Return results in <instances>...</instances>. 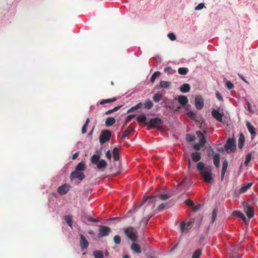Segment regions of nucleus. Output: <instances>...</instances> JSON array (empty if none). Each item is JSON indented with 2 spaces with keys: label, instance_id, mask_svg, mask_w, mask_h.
I'll use <instances>...</instances> for the list:
<instances>
[{
  "label": "nucleus",
  "instance_id": "obj_31",
  "mask_svg": "<svg viewBox=\"0 0 258 258\" xmlns=\"http://www.w3.org/2000/svg\"><path fill=\"white\" fill-rule=\"evenodd\" d=\"M116 100V98L115 97H113L112 98L103 99L99 102V104L101 105H104L106 103H109L111 102H114Z\"/></svg>",
  "mask_w": 258,
  "mask_h": 258
},
{
  "label": "nucleus",
  "instance_id": "obj_16",
  "mask_svg": "<svg viewBox=\"0 0 258 258\" xmlns=\"http://www.w3.org/2000/svg\"><path fill=\"white\" fill-rule=\"evenodd\" d=\"M196 135L200 138L199 143L201 146H204L206 143V140L205 136L201 131H197Z\"/></svg>",
  "mask_w": 258,
  "mask_h": 258
},
{
  "label": "nucleus",
  "instance_id": "obj_2",
  "mask_svg": "<svg viewBox=\"0 0 258 258\" xmlns=\"http://www.w3.org/2000/svg\"><path fill=\"white\" fill-rule=\"evenodd\" d=\"M127 237L133 242H136L137 240V232L132 227H128L124 230Z\"/></svg>",
  "mask_w": 258,
  "mask_h": 258
},
{
  "label": "nucleus",
  "instance_id": "obj_13",
  "mask_svg": "<svg viewBox=\"0 0 258 258\" xmlns=\"http://www.w3.org/2000/svg\"><path fill=\"white\" fill-rule=\"evenodd\" d=\"M70 189V186L64 184L57 188V192L60 195H63L67 194Z\"/></svg>",
  "mask_w": 258,
  "mask_h": 258
},
{
  "label": "nucleus",
  "instance_id": "obj_8",
  "mask_svg": "<svg viewBox=\"0 0 258 258\" xmlns=\"http://www.w3.org/2000/svg\"><path fill=\"white\" fill-rule=\"evenodd\" d=\"M85 177V174L80 171L74 170L71 172L70 175V178L71 180L75 179H78L80 180H83Z\"/></svg>",
  "mask_w": 258,
  "mask_h": 258
},
{
  "label": "nucleus",
  "instance_id": "obj_57",
  "mask_svg": "<svg viewBox=\"0 0 258 258\" xmlns=\"http://www.w3.org/2000/svg\"><path fill=\"white\" fill-rule=\"evenodd\" d=\"M204 7V4L203 3L199 4L195 8V10H200Z\"/></svg>",
  "mask_w": 258,
  "mask_h": 258
},
{
  "label": "nucleus",
  "instance_id": "obj_28",
  "mask_svg": "<svg viewBox=\"0 0 258 258\" xmlns=\"http://www.w3.org/2000/svg\"><path fill=\"white\" fill-rule=\"evenodd\" d=\"M171 85V82L168 81H161L159 83V86L162 88L169 89Z\"/></svg>",
  "mask_w": 258,
  "mask_h": 258
},
{
  "label": "nucleus",
  "instance_id": "obj_22",
  "mask_svg": "<svg viewBox=\"0 0 258 258\" xmlns=\"http://www.w3.org/2000/svg\"><path fill=\"white\" fill-rule=\"evenodd\" d=\"M245 142V138L242 134H241L239 137L238 140V145L239 149H242L243 147Z\"/></svg>",
  "mask_w": 258,
  "mask_h": 258
},
{
  "label": "nucleus",
  "instance_id": "obj_18",
  "mask_svg": "<svg viewBox=\"0 0 258 258\" xmlns=\"http://www.w3.org/2000/svg\"><path fill=\"white\" fill-rule=\"evenodd\" d=\"M228 161H227L226 159H225L223 162L222 168V170H221V177L222 180L224 178L225 172H226L227 167H228Z\"/></svg>",
  "mask_w": 258,
  "mask_h": 258
},
{
  "label": "nucleus",
  "instance_id": "obj_5",
  "mask_svg": "<svg viewBox=\"0 0 258 258\" xmlns=\"http://www.w3.org/2000/svg\"><path fill=\"white\" fill-rule=\"evenodd\" d=\"M225 149L228 151L230 150V152L234 153L236 151L235 140L234 139L228 138L225 145Z\"/></svg>",
  "mask_w": 258,
  "mask_h": 258
},
{
  "label": "nucleus",
  "instance_id": "obj_1",
  "mask_svg": "<svg viewBox=\"0 0 258 258\" xmlns=\"http://www.w3.org/2000/svg\"><path fill=\"white\" fill-rule=\"evenodd\" d=\"M163 123V120L159 117L151 118L149 121L146 122V125L152 128H160Z\"/></svg>",
  "mask_w": 258,
  "mask_h": 258
},
{
  "label": "nucleus",
  "instance_id": "obj_38",
  "mask_svg": "<svg viewBox=\"0 0 258 258\" xmlns=\"http://www.w3.org/2000/svg\"><path fill=\"white\" fill-rule=\"evenodd\" d=\"M169 207L170 206L168 203H162L158 206L157 209L159 211H162L164 209H168Z\"/></svg>",
  "mask_w": 258,
  "mask_h": 258
},
{
  "label": "nucleus",
  "instance_id": "obj_43",
  "mask_svg": "<svg viewBox=\"0 0 258 258\" xmlns=\"http://www.w3.org/2000/svg\"><path fill=\"white\" fill-rule=\"evenodd\" d=\"M251 153L250 152L247 153L245 157V159L244 161L245 166H247L251 159Z\"/></svg>",
  "mask_w": 258,
  "mask_h": 258
},
{
  "label": "nucleus",
  "instance_id": "obj_33",
  "mask_svg": "<svg viewBox=\"0 0 258 258\" xmlns=\"http://www.w3.org/2000/svg\"><path fill=\"white\" fill-rule=\"evenodd\" d=\"M153 106V102L150 100L147 99L144 103V108L146 109H150Z\"/></svg>",
  "mask_w": 258,
  "mask_h": 258
},
{
  "label": "nucleus",
  "instance_id": "obj_30",
  "mask_svg": "<svg viewBox=\"0 0 258 258\" xmlns=\"http://www.w3.org/2000/svg\"><path fill=\"white\" fill-rule=\"evenodd\" d=\"M246 214L249 218H252L254 215V210L251 207H248L246 209Z\"/></svg>",
  "mask_w": 258,
  "mask_h": 258
},
{
  "label": "nucleus",
  "instance_id": "obj_3",
  "mask_svg": "<svg viewBox=\"0 0 258 258\" xmlns=\"http://www.w3.org/2000/svg\"><path fill=\"white\" fill-rule=\"evenodd\" d=\"M111 136V133L109 130H103L99 137V142L101 145L109 141Z\"/></svg>",
  "mask_w": 258,
  "mask_h": 258
},
{
  "label": "nucleus",
  "instance_id": "obj_4",
  "mask_svg": "<svg viewBox=\"0 0 258 258\" xmlns=\"http://www.w3.org/2000/svg\"><path fill=\"white\" fill-rule=\"evenodd\" d=\"M156 197L159 198L162 200H166L169 199L170 197V196L168 194H158L155 196H153L147 198L148 204H153L152 208L154 207V205L155 203V198Z\"/></svg>",
  "mask_w": 258,
  "mask_h": 258
},
{
  "label": "nucleus",
  "instance_id": "obj_63",
  "mask_svg": "<svg viewBox=\"0 0 258 258\" xmlns=\"http://www.w3.org/2000/svg\"><path fill=\"white\" fill-rule=\"evenodd\" d=\"M106 157L107 159H108L109 160H110L111 158V152H110V150H108L107 151V152H106Z\"/></svg>",
  "mask_w": 258,
  "mask_h": 258
},
{
  "label": "nucleus",
  "instance_id": "obj_48",
  "mask_svg": "<svg viewBox=\"0 0 258 258\" xmlns=\"http://www.w3.org/2000/svg\"><path fill=\"white\" fill-rule=\"evenodd\" d=\"M218 213L217 209H214L212 212L211 223H214L216 219Z\"/></svg>",
  "mask_w": 258,
  "mask_h": 258
},
{
  "label": "nucleus",
  "instance_id": "obj_64",
  "mask_svg": "<svg viewBox=\"0 0 258 258\" xmlns=\"http://www.w3.org/2000/svg\"><path fill=\"white\" fill-rule=\"evenodd\" d=\"M87 126L85 125H83L82 128V134H85L87 132Z\"/></svg>",
  "mask_w": 258,
  "mask_h": 258
},
{
  "label": "nucleus",
  "instance_id": "obj_53",
  "mask_svg": "<svg viewBox=\"0 0 258 258\" xmlns=\"http://www.w3.org/2000/svg\"><path fill=\"white\" fill-rule=\"evenodd\" d=\"M234 213L235 215H237L238 217L241 218L244 221H245L246 220V217L244 216V215L243 214H242V213H241L240 212L235 211V212H234Z\"/></svg>",
  "mask_w": 258,
  "mask_h": 258
},
{
  "label": "nucleus",
  "instance_id": "obj_54",
  "mask_svg": "<svg viewBox=\"0 0 258 258\" xmlns=\"http://www.w3.org/2000/svg\"><path fill=\"white\" fill-rule=\"evenodd\" d=\"M168 37L172 41L175 40L176 39V36L174 33L170 32L167 35Z\"/></svg>",
  "mask_w": 258,
  "mask_h": 258
},
{
  "label": "nucleus",
  "instance_id": "obj_15",
  "mask_svg": "<svg viewBox=\"0 0 258 258\" xmlns=\"http://www.w3.org/2000/svg\"><path fill=\"white\" fill-rule=\"evenodd\" d=\"M191 158L192 161L194 162H198L202 158L201 153L200 152H193L191 153Z\"/></svg>",
  "mask_w": 258,
  "mask_h": 258
},
{
  "label": "nucleus",
  "instance_id": "obj_51",
  "mask_svg": "<svg viewBox=\"0 0 258 258\" xmlns=\"http://www.w3.org/2000/svg\"><path fill=\"white\" fill-rule=\"evenodd\" d=\"M225 86L228 90H231L234 88V85L230 81H227L225 83Z\"/></svg>",
  "mask_w": 258,
  "mask_h": 258
},
{
  "label": "nucleus",
  "instance_id": "obj_49",
  "mask_svg": "<svg viewBox=\"0 0 258 258\" xmlns=\"http://www.w3.org/2000/svg\"><path fill=\"white\" fill-rule=\"evenodd\" d=\"M113 242L116 245L120 244L121 242L120 236L118 235H116L113 237Z\"/></svg>",
  "mask_w": 258,
  "mask_h": 258
},
{
  "label": "nucleus",
  "instance_id": "obj_20",
  "mask_svg": "<svg viewBox=\"0 0 258 258\" xmlns=\"http://www.w3.org/2000/svg\"><path fill=\"white\" fill-rule=\"evenodd\" d=\"M190 86L188 84H183L179 87V90L182 93H187L189 91Z\"/></svg>",
  "mask_w": 258,
  "mask_h": 258
},
{
  "label": "nucleus",
  "instance_id": "obj_47",
  "mask_svg": "<svg viewBox=\"0 0 258 258\" xmlns=\"http://www.w3.org/2000/svg\"><path fill=\"white\" fill-rule=\"evenodd\" d=\"M142 105H143L142 103H141V102H139V103H138L136 105L132 107L131 108H130V109L127 110V112H132L133 111H134V110H136V109H139V108H140L141 106H142Z\"/></svg>",
  "mask_w": 258,
  "mask_h": 258
},
{
  "label": "nucleus",
  "instance_id": "obj_34",
  "mask_svg": "<svg viewBox=\"0 0 258 258\" xmlns=\"http://www.w3.org/2000/svg\"><path fill=\"white\" fill-rule=\"evenodd\" d=\"M163 97V95L161 93H157L154 95L153 96V101L155 102H158L160 101Z\"/></svg>",
  "mask_w": 258,
  "mask_h": 258
},
{
  "label": "nucleus",
  "instance_id": "obj_44",
  "mask_svg": "<svg viewBox=\"0 0 258 258\" xmlns=\"http://www.w3.org/2000/svg\"><path fill=\"white\" fill-rule=\"evenodd\" d=\"M188 71V69L187 68H179L178 69V73L180 75H185Z\"/></svg>",
  "mask_w": 258,
  "mask_h": 258
},
{
  "label": "nucleus",
  "instance_id": "obj_24",
  "mask_svg": "<svg viewBox=\"0 0 258 258\" xmlns=\"http://www.w3.org/2000/svg\"><path fill=\"white\" fill-rule=\"evenodd\" d=\"M97 167L98 169L105 168L107 166V162L104 159H101L97 164Z\"/></svg>",
  "mask_w": 258,
  "mask_h": 258
},
{
  "label": "nucleus",
  "instance_id": "obj_36",
  "mask_svg": "<svg viewBox=\"0 0 258 258\" xmlns=\"http://www.w3.org/2000/svg\"><path fill=\"white\" fill-rule=\"evenodd\" d=\"M146 119H147V117L144 114L139 115L137 117V121L139 123L144 122L146 121Z\"/></svg>",
  "mask_w": 258,
  "mask_h": 258
},
{
  "label": "nucleus",
  "instance_id": "obj_6",
  "mask_svg": "<svg viewBox=\"0 0 258 258\" xmlns=\"http://www.w3.org/2000/svg\"><path fill=\"white\" fill-rule=\"evenodd\" d=\"M111 231V229L107 226L99 225L98 237L99 238L107 236Z\"/></svg>",
  "mask_w": 258,
  "mask_h": 258
},
{
  "label": "nucleus",
  "instance_id": "obj_10",
  "mask_svg": "<svg viewBox=\"0 0 258 258\" xmlns=\"http://www.w3.org/2000/svg\"><path fill=\"white\" fill-rule=\"evenodd\" d=\"M80 246L82 249V250H84L86 249L87 248V247L89 246V242L88 241L87 239L85 237V236L82 234H81L80 235Z\"/></svg>",
  "mask_w": 258,
  "mask_h": 258
},
{
  "label": "nucleus",
  "instance_id": "obj_23",
  "mask_svg": "<svg viewBox=\"0 0 258 258\" xmlns=\"http://www.w3.org/2000/svg\"><path fill=\"white\" fill-rule=\"evenodd\" d=\"M115 122V119L113 117H108L105 120V125L107 127L112 126Z\"/></svg>",
  "mask_w": 258,
  "mask_h": 258
},
{
  "label": "nucleus",
  "instance_id": "obj_19",
  "mask_svg": "<svg viewBox=\"0 0 258 258\" xmlns=\"http://www.w3.org/2000/svg\"><path fill=\"white\" fill-rule=\"evenodd\" d=\"M197 169L198 171L201 173L205 170H208V168L205 166V164L203 162H199L197 164Z\"/></svg>",
  "mask_w": 258,
  "mask_h": 258
},
{
  "label": "nucleus",
  "instance_id": "obj_25",
  "mask_svg": "<svg viewBox=\"0 0 258 258\" xmlns=\"http://www.w3.org/2000/svg\"><path fill=\"white\" fill-rule=\"evenodd\" d=\"M86 169V166L83 162L79 163L76 166L75 170L82 172Z\"/></svg>",
  "mask_w": 258,
  "mask_h": 258
},
{
  "label": "nucleus",
  "instance_id": "obj_59",
  "mask_svg": "<svg viewBox=\"0 0 258 258\" xmlns=\"http://www.w3.org/2000/svg\"><path fill=\"white\" fill-rule=\"evenodd\" d=\"M185 204L188 206H193L194 203L190 200H186L184 201Z\"/></svg>",
  "mask_w": 258,
  "mask_h": 258
},
{
  "label": "nucleus",
  "instance_id": "obj_37",
  "mask_svg": "<svg viewBox=\"0 0 258 258\" xmlns=\"http://www.w3.org/2000/svg\"><path fill=\"white\" fill-rule=\"evenodd\" d=\"M93 255L95 258H103V254L102 251L95 250L93 252Z\"/></svg>",
  "mask_w": 258,
  "mask_h": 258
},
{
  "label": "nucleus",
  "instance_id": "obj_41",
  "mask_svg": "<svg viewBox=\"0 0 258 258\" xmlns=\"http://www.w3.org/2000/svg\"><path fill=\"white\" fill-rule=\"evenodd\" d=\"M202 254V250L200 249H197L192 254V258H200Z\"/></svg>",
  "mask_w": 258,
  "mask_h": 258
},
{
  "label": "nucleus",
  "instance_id": "obj_60",
  "mask_svg": "<svg viewBox=\"0 0 258 258\" xmlns=\"http://www.w3.org/2000/svg\"><path fill=\"white\" fill-rule=\"evenodd\" d=\"M87 220L89 222H98L99 221L98 219L94 218L90 216H89L87 218Z\"/></svg>",
  "mask_w": 258,
  "mask_h": 258
},
{
  "label": "nucleus",
  "instance_id": "obj_7",
  "mask_svg": "<svg viewBox=\"0 0 258 258\" xmlns=\"http://www.w3.org/2000/svg\"><path fill=\"white\" fill-rule=\"evenodd\" d=\"M203 180L208 183H211L213 180V177L211 171L208 169V170H205L200 173Z\"/></svg>",
  "mask_w": 258,
  "mask_h": 258
},
{
  "label": "nucleus",
  "instance_id": "obj_61",
  "mask_svg": "<svg viewBox=\"0 0 258 258\" xmlns=\"http://www.w3.org/2000/svg\"><path fill=\"white\" fill-rule=\"evenodd\" d=\"M216 96L217 98L219 100H220L221 101H222L223 100V97H222V95L220 93L217 92L216 93Z\"/></svg>",
  "mask_w": 258,
  "mask_h": 258
},
{
  "label": "nucleus",
  "instance_id": "obj_14",
  "mask_svg": "<svg viewBox=\"0 0 258 258\" xmlns=\"http://www.w3.org/2000/svg\"><path fill=\"white\" fill-rule=\"evenodd\" d=\"M246 127L249 132V133L251 135V139H253L256 135L255 131V128L254 126L250 123L249 121H246Z\"/></svg>",
  "mask_w": 258,
  "mask_h": 258
},
{
  "label": "nucleus",
  "instance_id": "obj_52",
  "mask_svg": "<svg viewBox=\"0 0 258 258\" xmlns=\"http://www.w3.org/2000/svg\"><path fill=\"white\" fill-rule=\"evenodd\" d=\"M194 222V219H190L189 221H188L186 224V233L188 232V230L191 228V224Z\"/></svg>",
  "mask_w": 258,
  "mask_h": 258
},
{
  "label": "nucleus",
  "instance_id": "obj_40",
  "mask_svg": "<svg viewBox=\"0 0 258 258\" xmlns=\"http://www.w3.org/2000/svg\"><path fill=\"white\" fill-rule=\"evenodd\" d=\"M185 139L187 142H191L195 140L196 137L194 135L186 134L185 136Z\"/></svg>",
  "mask_w": 258,
  "mask_h": 258
},
{
  "label": "nucleus",
  "instance_id": "obj_17",
  "mask_svg": "<svg viewBox=\"0 0 258 258\" xmlns=\"http://www.w3.org/2000/svg\"><path fill=\"white\" fill-rule=\"evenodd\" d=\"M178 102L182 106H185L188 102V99L185 96L179 95L177 98Z\"/></svg>",
  "mask_w": 258,
  "mask_h": 258
},
{
  "label": "nucleus",
  "instance_id": "obj_45",
  "mask_svg": "<svg viewBox=\"0 0 258 258\" xmlns=\"http://www.w3.org/2000/svg\"><path fill=\"white\" fill-rule=\"evenodd\" d=\"M121 106H122L121 105H118V106H115L113 108L109 109V110H107V111H106L105 113V114H106V115L109 114L114 111H116L118 110V109H119Z\"/></svg>",
  "mask_w": 258,
  "mask_h": 258
},
{
  "label": "nucleus",
  "instance_id": "obj_32",
  "mask_svg": "<svg viewBox=\"0 0 258 258\" xmlns=\"http://www.w3.org/2000/svg\"><path fill=\"white\" fill-rule=\"evenodd\" d=\"M64 220L67 224L71 227L73 228V221L72 219V216L70 215H67L64 217Z\"/></svg>",
  "mask_w": 258,
  "mask_h": 258
},
{
  "label": "nucleus",
  "instance_id": "obj_55",
  "mask_svg": "<svg viewBox=\"0 0 258 258\" xmlns=\"http://www.w3.org/2000/svg\"><path fill=\"white\" fill-rule=\"evenodd\" d=\"M164 71L165 73H168L169 74H171L173 73V72H174V71L171 70V68L170 67H166L164 69Z\"/></svg>",
  "mask_w": 258,
  "mask_h": 258
},
{
  "label": "nucleus",
  "instance_id": "obj_58",
  "mask_svg": "<svg viewBox=\"0 0 258 258\" xmlns=\"http://www.w3.org/2000/svg\"><path fill=\"white\" fill-rule=\"evenodd\" d=\"M135 116H136V114L128 115L125 118V121L126 122L130 121L132 119V118H134Z\"/></svg>",
  "mask_w": 258,
  "mask_h": 258
},
{
  "label": "nucleus",
  "instance_id": "obj_21",
  "mask_svg": "<svg viewBox=\"0 0 258 258\" xmlns=\"http://www.w3.org/2000/svg\"><path fill=\"white\" fill-rule=\"evenodd\" d=\"M131 249L135 252L137 253H140L141 252V247L139 245L135 243V242H133V243L131 245Z\"/></svg>",
  "mask_w": 258,
  "mask_h": 258
},
{
  "label": "nucleus",
  "instance_id": "obj_35",
  "mask_svg": "<svg viewBox=\"0 0 258 258\" xmlns=\"http://www.w3.org/2000/svg\"><path fill=\"white\" fill-rule=\"evenodd\" d=\"M252 183H247V184L244 185V186H242L240 188V192L241 193H244L248 189H249L252 185Z\"/></svg>",
  "mask_w": 258,
  "mask_h": 258
},
{
  "label": "nucleus",
  "instance_id": "obj_50",
  "mask_svg": "<svg viewBox=\"0 0 258 258\" xmlns=\"http://www.w3.org/2000/svg\"><path fill=\"white\" fill-rule=\"evenodd\" d=\"M186 226L185 222L183 221L181 222L180 223V229L182 233L184 232V231L186 230Z\"/></svg>",
  "mask_w": 258,
  "mask_h": 258
},
{
  "label": "nucleus",
  "instance_id": "obj_9",
  "mask_svg": "<svg viewBox=\"0 0 258 258\" xmlns=\"http://www.w3.org/2000/svg\"><path fill=\"white\" fill-rule=\"evenodd\" d=\"M147 202H148L147 198H143L142 203L138 206H134L133 209L127 212L126 216L129 217L131 215L136 213L138 211V210L141 207V206L145 203H146Z\"/></svg>",
  "mask_w": 258,
  "mask_h": 258
},
{
  "label": "nucleus",
  "instance_id": "obj_11",
  "mask_svg": "<svg viewBox=\"0 0 258 258\" xmlns=\"http://www.w3.org/2000/svg\"><path fill=\"white\" fill-rule=\"evenodd\" d=\"M212 116L218 121L224 124L225 122L223 120V113H220L218 110L213 109L212 110Z\"/></svg>",
  "mask_w": 258,
  "mask_h": 258
},
{
  "label": "nucleus",
  "instance_id": "obj_62",
  "mask_svg": "<svg viewBox=\"0 0 258 258\" xmlns=\"http://www.w3.org/2000/svg\"><path fill=\"white\" fill-rule=\"evenodd\" d=\"M151 216H149L148 217L144 218L143 219L142 222H144L145 224H147L148 223L150 219H151Z\"/></svg>",
  "mask_w": 258,
  "mask_h": 258
},
{
  "label": "nucleus",
  "instance_id": "obj_27",
  "mask_svg": "<svg viewBox=\"0 0 258 258\" xmlns=\"http://www.w3.org/2000/svg\"><path fill=\"white\" fill-rule=\"evenodd\" d=\"M213 162L214 165L216 167H218L219 166L220 154L219 153H217L213 156Z\"/></svg>",
  "mask_w": 258,
  "mask_h": 258
},
{
  "label": "nucleus",
  "instance_id": "obj_12",
  "mask_svg": "<svg viewBox=\"0 0 258 258\" xmlns=\"http://www.w3.org/2000/svg\"><path fill=\"white\" fill-rule=\"evenodd\" d=\"M204 105V101L203 97L200 96H196L195 97V106L197 109H201Z\"/></svg>",
  "mask_w": 258,
  "mask_h": 258
},
{
  "label": "nucleus",
  "instance_id": "obj_46",
  "mask_svg": "<svg viewBox=\"0 0 258 258\" xmlns=\"http://www.w3.org/2000/svg\"><path fill=\"white\" fill-rule=\"evenodd\" d=\"M245 108L250 113H253L254 110L252 109L251 106L249 102L247 100H245Z\"/></svg>",
  "mask_w": 258,
  "mask_h": 258
},
{
  "label": "nucleus",
  "instance_id": "obj_26",
  "mask_svg": "<svg viewBox=\"0 0 258 258\" xmlns=\"http://www.w3.org/2000/svg\"><path fill=\"white\" fill-rule=\"evenodd\" d=\"M135 127H132L130 128L129 127H127L123 133L122 136H121V139H123L126 137L128 136L130 134L133 132L134 131Z\"/></svg>",
  "mask_w": 258,
  "mask_h": 258
},
{
  "label": "nucleus",
  "instance_id": "obj_56",
  "mask_svg": "<svg viewBox=\"0 0 258 258\" xmlns=\"http://www.w3.org/2000/svg\"><path fill=\"white\" fill-rule=\"evenodd\" d=\"M203 146H201L200 145V143H196V144H195L193 146V148H194L195 150H197V151H199L201 150V148L203 147Z\"/></svg>",
  "mask_w": 258,
  "mask_h": 258
},
{
  "label": "nucleus",
  "instance_id": "obj_42",
  "mask_svg": "<svg viewBox=\"0 0 258 258\" xmlns=\"http://www.w3.org/2000/svg\"><path fill=\"white\" fill-rule=\"evenodd\" d=\"M160 73L159 71L154 72L151 76L150 78V81L152 83L154 82L155 79L159 76Z\"/></svg>",
  "mask_w": 258,
  "mask_h": 258
},
{
  "label": "nucleus",
  "instance_id": "obj_29",
  "mask_svg": "<svg viewBox=\"0 0 258 258\" xmlns=\"http://www.w3.org/2000/svg\"><path fill=\"white\" fill-rule=\"evenodd\" d=\"M112 153L114 160L117 161L119 159V154L118 151V148L116 147L113 148Z\"/></svg>",
  "mask_w": 258,
  "mask_h": 258
},
{
  "label": "nucleus",
  "instance_id": "obj_39",
  "mask_svg": "<svg viewBox=\"0 0 258 258\" xmlns=\"http://www.w3.org/2000/svg\"><path fill=\"white\" fill-rule=\"evenodd\" d=\"M100 156L98 155H94L91 158V161L93 164H96L99 161Z\"/></svg>",
  "mask_w": 258,
  "mask_h": 258
}]
</instances>
